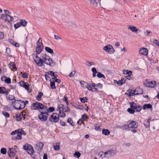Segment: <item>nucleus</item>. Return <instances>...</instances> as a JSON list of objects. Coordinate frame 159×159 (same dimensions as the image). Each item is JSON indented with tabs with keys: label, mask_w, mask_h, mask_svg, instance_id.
<instances>
[{
	"label": "nucleus",
	"mask_w": 159,
	"mask_h": 159,
	"mask_svg": "<svg viewBox=\"0 0 159 159\" xmlns=\"http://www.w3.org/2000/svg\"><path fill=\"white\" fill-rule=\"evenodd\" d=\"M33 59L38 66H42L44 63L50 66H53L54 65L52 59L46 53H42L39 57L36 54L33 55Z\"/></svg>",
	"instance_id": "1"
},
{
	"label": "nucleus",
	"mask_w": 159,
	"mask_h": 159,
	"mask_svg": "<svg viewBox=\"0 0 159 159\" xmlns=\"http://www.w3.org/2000/svg\"><path fill=\"white\" fill-rule=\"evenodd\" d=\"M31 108L33 110H38L39 111L42 109L43 110H47L46 106H44L42 104L37 102L32 104Z\"/></svg>",
	"instance_id": "2"
},
{
	"label": "nucleus",
	"mask_w": 159,
	"mask_h": 159,
	"mask_svg": "<svg viewBox=\"0 0 159 159\" xmlns=\"http://www.w3.org/2000/svg\"><path fill=\"white\" fill-rule=\"evenodd\" d=\"M36 54L37 55V54H39L41 52L43 48L41 38H39V39L36 43Z\"/></svg>",
	"instance_id": "3"
},
{
	"label": "nucleus",
	"mask_w": 159,
	"mask_h": 159,
	"mask_svg": "<svg viewBox=\"0 0 159 159\" xmlns=\"http://www.w3.org/2000/svg\"><path fill=\"white\" fill-rule=\"evenodd\" d=\"M14 101V102L15 103V107L16 109L17 110H20L25 107V103H24V101L21 100H17V102H16V100H15Z\"/></svg>",
	"instance_id": "4"
},
{
	"label": "nucleus",
	"mask_w": 159,
	"mask_h": 159,
	"mask_svg": "<svg viewBox=\"0 0 159 159\" xmlns=\"http://www.w3.org/2000/svg\"><path fill=\"white\" fill-rule=\"evenodd\" d=\"M41 111L40 114L39 115L38 117L40 120L42 121H45L47 119L48 117V114L47 111Z\"/></svg>",
	"instance_id": "5"
},
{
	"label": "nucleus",
	"mask_w": 159,
	"mask_h": 159,
	"mask_svg": "<svg viewBox=\"0 0 159 159\" xmlns=\"http://www.w3.org/2000/svg\"><path fill=\"white\" fill-rule=\"evenodd\" d=\"M59 120V115L56 113H53L49 118V120L51 122H58Z\"/></svg>",
	"instance_id": "6"
},
{
	"label": "nucleus",
	"mask_w": 159,
	"mask_h": 159,
	"mask_svg": "<svg viewBox=\"0 0 159 159\" xmlns=\"http://www.w3.org/2000/svg\"><path fill=\"white\" fill-rule=\"evenodd\" d=\"M103 50L109 54H113L115 50L113 47L110 45H107L103 48Z\"/></svg>",
	"instance_id": "7"
},
{
	"label": "nucleus",
	"mask_w": 159,
	"mask_h": 159,
	"mask_svg": "<svg viewBox=\"0 0 159 159\" xmlns=\"http://www.w3.org/2000/svg\"><path fill=\"white\" fill-rule=\"evenodd\" d=\"M143 93V90L140 88L133 90V93L132 92H128L127 93V95L129 96H133L134 95L141 94Z\"/></svg>",
	"instance_id": "8"
},
{
	"label": "nucleus",
	"mask_w": 159,
	"mask_h": 159,
	"mask_svg": "<svg viewBox=\"0 0 159 159\" xmlns=\"http://www.w3.org/2000/svg\"><path fill=\"white\" fill-rule=\"evenodd\" d=\"M23 149L30 155H32L33 153L34 150L32 147L28 144H26L24 146Z\"/></svg>",
	"instance_id": "9"
},
{
	"label": "nucleus",
	"mask_w": 159,
	"mask_h": 159,
	"mask_svg": "<svg viewBox=\"0 0 159 159\" xmlns=\"http://www.w3.org/2000/svg\"><path fill=\"white\" fill-rule=\"evenodd\" d=\"M128 128L136 129L138 126V123L135 121L129 120L128 121Z\"/></svg>",
	"instance_id": "10"
},
{
	"label": "nucleus",
	"mask_w": 159,
	"mask_h": 159,
	"mask_svg": "<svg viewBox=\"0 0 159 159\" xmlns=\"http://www.w3.org/2000/svg\"><path fill=\"white\" fill-rule=\"evenodd\" d=\"M18 135H17L16 136H13L12 138V139L13 140L15 139L20 140L22 139L21 135H25L26 134L25 131L21 129H18Z\"/></svg>",
	"instance_id": "11"
},
{
	"label": "nucleus",
	"mask_w": 159,
	"mask_h": 159,
	"mask_svg": "<svg viewBox=\"0 0 159 159\" xmlns=\"http://www.w3.org/2000/svg\"><path fill=\"white\" fill-rule=\"evenodd\" d=\"M130 107L133 109H135L136 111L139 112L142 109L141 107L137 105V104L134 102H130Z\"/></svg>",
	"instance_id": "12"
},
{
	"label": "nucleus",
	"mask_w": 159,
	"mask_h": 159,
	"mask_svg": "<svg viewBox=\"0 0 159 159\" xmlns=\"http://www.w3.org/2000/svg\"><path fill=\"white\" fill-rule=\"evenodd\" d=\"M2 17L3 18V20L7 21L8 22L11 21L13 20V17L11 16L10 15H2Z\"/></svg>",
	"instance_id": "13"
},
{
	"label": "nucleus",
	"mask_w": 159,
	"mask_h": 159,
	"mask_svg": "<svg viewBox=\"0 0 159 159\" xmlns=\"http://www.w3.org/2000/svg\"><path fill=\"white\" fill-rule=\"evenodd\" d=\"M146 86L148 87L153 88L157 85V82L155 81H152L147 82L145 84Z\"/></svg>",
	"instance_id": "14"
},
{
	"label": "nucleus",
	"mask_w": 159,
	"mask_h": 159,
	"mask_svg": "<svg viewBox=\"0 0 159 159\" xmlns=\"http://www.w3.org/2000/svg\"><path fill=\"white\" fill-rule=\"evenodd\" d=\"M139 52L141 55L146 56L148 53V50L147 48H142L139 50Z\"/></svg>",
	"instance_id": "15"
},
{
	"label": "nucleus",
	"mask_w": 159,
	"mask_h": 159,
	"mask_svg": "<svg viewBox=\"0 0 159 159\" xmlns=\"http://www.w3.org/2000/svg\"><path fill=\"white\" fill-rule=\"evenodd\" d=\"M9 93V90L8 89H5V87H0V93L4 94L7 95Z\"/></svg>",
	"instance_id": "16"
},
{
	"label": "nucleus",
	"mask_w": 159,
	"mask_h": 159,
	"mask_svg": "<svg viewBox=\"0 0 159 159\" xmlns=\"http://www.w3.org/2000/svg\"><path fill=\"white\" fill-rule=\"evenodd\" d=\"M126 80L124 78H121L120 80L118 81L116 80H114V82L115 84H117L118 85L121 86L125 83Z\"/></svg>",
	"instance_id": "17"
},
{
	"label": "nucleus",
	"mask_w": 159,
	"mask_h": 159,
	"mask_svg": "<svg viewBox=\"0 0 159 159\" xmlns=\"http://www.w3.org/2000/svg\"><path fill=\"white\" fill-rule=\"evenodd\" d=\"M16 152L17 151L16 148H12L9 149L8 152V153L9 155L10 156L15 155Z\"/></svg>",
	"instance_id": "18"
},
{
	"label": "nucleus",
	"mask_w": 159,
	"mask_h": 159,
	"mask_svg": "<svg viewBox=\"0 0 159 159\" xmlns=\"http://www.w3.org/2000/svg\"><path fill=\"white\" fill-rule=\"evenodd\" d=\"M43 146V144L42 142H39L36 144L35 149L37 150H40L42 149Z\"/></svg>",
	"instance_id": "19"
},
{
	"label": "nucleus",
	"mask_w": 159,
	"mask_h": 159,
	"mask_svg": "<svg viewBox=\"0 0 159 159\" xmlns=\"http://www.w3.org/2000/svg\"><path fill=\"white\" fill-rule=\"evenodd\" d=\"M8 40L9 42L11 43L12 45L15 46L16 47H19V44L16 43L13 40L11 39H9Z\"/></svg>",
	"instance_id": "20"
},
{
	"label": "nucleus",
	"mask_w": 159,
	"mask_h": 159,
	"mask_svg": "<svg viewBox=\"0 0 159 159\" xmlns=\"http://www.w3.org/2000/svg\"><path fill=\"white\" fill-rule=\"evenodd\" d=\"M59 105H61L62 106L61 108V111L62 112H68L70 110L68 107H67L66 108L62 104H60Z\"/></svg>",
	"instance_id": "21"
},
{
	"label": "nucleus",
	"mask_w": 159,
	"mask_h": 159,
	"mask_svg": "<svg viewBox=\"0 0 159 159\" xmlns=\"http://www.w3.org/2000/svg\"><path fill=\"white\" fill-rule=\"evenodd\" d=\"M128 29L131 31L134 32H137L138 30V29L136 27L133 26H129L128 27Z\"/></svg>",
	"instance_id": "22"
},
{
	"label": "nucleus",
	"mask_w": 159,
	"mask_h": 159,
	"mask_svg": "<svg viewBox=\"0 0 159 159\" xmlns=\"http://www.w3.org/2000/svg\"><path fill=\"white\" fill-rule=\"evenodd\" d=\"M151 117H149L148 120H145L144 121V124L146 128L148 127L150 125L149 120H151Z\"/></svg>",
	"instance_id": "23"
},
{
	"label": "nucleus",
	"mask_w": 159,
	"mask_h": 159,
	"mask_svg": "<svg viewBox=\"0 0 159 159\" xmlns=\"http://www.w3.org/2000/svg\"><path fill=\"white\" fill-rule=\"evenodd\" d=\"M105 158H109L111 156V152L110 150L105 152Z\"/></svg>",
	"instance_id": "24"
},
{
	"label": "nucleus",
	"mask_w": 159,
	"mask_h": 159,
	"mask_svg": "<svg viewBox=\"0 0 159 159\" xmlns=\"http://www.w3.org/2000/svg\"><path fill=\"white\" fill-rule=\"evenodd\" d=\"M81 85L84 88L86 89L88 85V83L84 81H80Z\"/></svg>",
	"instance_id": "25"
},
{
	"label": "nucleus",
	"mask_w": 159,
	"mask_h": 159,
	"mask_svg": "<svg viewBox=\"0 0 159 159\" xmlns=\"http://www.w3.org/2000/svg\"><path fill=\"white\" fill-rule=\"evenodd\" d=\"M143 110H145L147 108H151L152 109V107L151 105L150 104H145L143 105Z\"/></svg>",
	"instance_id": "26"
},
{
	"label": "nucleus",
	"mask_w": 159,
	"mask_h": 159,
	"mask_svg": "<svg viewBox=\"0 0 159 159\" xmlns=\"http://www.w3.org/2000/svg\"><path fill=\"white\" fill-rule=\"evenodd\" d=\"M110 132L109 130L107 129H103L102 130V134L105 135H109Z\"/></svg>",
	"instance_id": "27"
},
{
	"label": "nucleus",
	"mask_w": 159,
	"mask_h": 159,
	"mask_svg": "<svg viewBox=\"0 0 159 159\" xmlns=\"http://www.w3.org/2000/svg\"><path fill=\"white\" fill-rule=\"evenodd\" d=\"M43 95V93L42 92H39L38 93V96L36 97V99L39 101L41 100V98Z\"/></svg>",
	"instance_id": "28"
},
{
	"label": "nucleus",
	"mask_w": 159,
	"mask_h": 159,
	"mask_svg": "<svg viewBox=\"0 0 159 159\" xmlns=\"http://www.w3.org/2000/svg\"><path fill=\"white\" fill-rule=\"evenodd\" d=\"M45 50L48 53L50 54H53V51L52 49L48 47H45Z\"/></svg>",
	"instance_id": "29"
},
{
	"label": "nucleus",
	"mask_w": 159,
	"mask_h": 159,
	"mask_svg": "<svg viewBox=\"0 0 159 159\" xmlns=\"http://www.w3.org/2000/svg\"><path fill=\"white\" fill-rule=\"evenodd\" d=\"M98 155L100 157H101L102 158H105V152H100L99 153Z\"/></svg>",
	"instance_id": "30"
},
{
	"label": "nucleus",
	"mask_w": 159,
	"mask_h": 159,
	"mask_svg": "<svg viewBox=\"0 0 159 159\" xmlns=\"http://www.w3.org/2000/svg\"><path fill=\"white\" fill-rule=\"evenodd\" d=\"M91 70L93 72V76L94 77L96 76V75L97 73V71L95 67L92 68Z\"/></svg>",
	"instance_id": "31"
},
{
	"label": "nucleus",
	"mask_w": 159,
	"mask_h": 159,
	"mask_svg": "<svg viewBox=\"0 0 159 159\" xmlns=\"http://www.w3.org/2000/svg\"><path fill=\"white\" fill-rule=\"evenodd\" d=\"M47 110H44V111H47V113L48 112H52L54 111L55 108L54 107H50L48 109L47 108Z\"/></svg>",
	"instance_id": "32"
},
{
	"label": "nucleus",
	"mask_w": 159,
	"mask_h": 159,
	"mask_svg": "<svg viewBox=\"0 0 159 159\" xmlns=\"http://www.w3.org/2000/svg\"><path fill=\"white\" fill-rule=\"evenodd\" d=\"M65 112H62L61 111H60V112H59V117H60L62 118H64L66 116V114L64 113Z\"/></svg>",
	"instance_id": "33"
},
{
	"label": "nucleus",
	"mask_w": 159,
	"mask_h": 159,
	"mask_svg": "<svg viewBox=\"0 0 159 159\" xmlns=\"http://www.w3.org/2000/svg\"><path fill=\"white\" fill-rule=\"evenodd\" d=\"M81 155L80 153L78 151H76L74 154V157L77 158H79Z\"/></svg>",
	"instance_id": "34"
},
{
	"label": "nucleus",
	"mask_w": 159,
	"mask_h": 159,
	"mask_svg": "<svg viewBox=\"0 0 159 159\" xmlns=\"http://www.w3.org/2000/svg\"><path fill=\"white\" fill-rule=\"evenodd\" d=\"M20 22L21 24V25L23 26H25L27 24V22L24 19H22L20 20Z\"/></svg>",
	"instance_id": "35"
},
{
	"label": "nucleus",
	"mask_w": 159,
	"mask_h": 159,
	"mask_svg": "<svg viewBox=\"0 0 159 159\" xmlns=\"http://www.w3.org/2000/svg\"><path fill=\"white\" fill-rule=\"evenodd\" d=\"M93 88L91 83L88 84L87 88H86V89H87L89 91H91L92 90Z\"/></svg>",
	"instance_id": "36"
},
{
	"label": "nucleus",
	"mask_w": 159,
	"mask_h": 159,
	"mask_svg": "<svg viewBox=\"0 0 159 159\" xmlns=\"http://www.w3.org/2000/svg\"><path fill=\"white\" fill-rule=\"evenodd\" d=\"M53 147L54 149L56 150V151H58L60 149V145H59V143H57L56 145H53Z\"/></svg>",
	"instance_id": "37"
},
{
	"label": "nucleus",
	"mask_w": 159,
	"mask_h": 159,
	"mask_svg": "<svg viewBox=\"0 0 159 159\" xmlns=\"http://www.w3.org/2000/svg\"><path fill=\"white\" fill-rule=\"evenodd\" d=\"M97 76L98 78H101L102 77L104 79L105 78V76L103 74H101L100 72H98Z\"/></svg>",
	"instance_id": "38"
},
{
	"label": "nucleus",
	"mask_w": 159,
	"mask_h": 159,
	"mask_svg": "<svg viewBox=\"0 0 159 159\" xmlns=\"http://www.w3.org/2000/svg\"><path fill=\"white\" fill-rule=\"evenodd\" d=\"M9 66L10 67H12V68L14 69H16V67L15 64L13 62H11L9 64Z\"/></svg>",
	"instance_id": "39"
},
{
	"label": "nucleus",
	"mask_w": 159,
	"mask_h": 159,
	"mask_svg": "<svg viewBox=\"0 0 159 159\" xmlns=\"http://www.w3.org/2000/svg\"><path fill=\"white\" fill-rule=\"evenodd\" d=\"M20 115L19 114L16 115V120L17 121H19L21 120V119H22V117H21Z\"/></svg>",
	"instance_id": "40"
},
{
	"label": "nucleus",
	"mask_w": 159,
	"mask_h": 159,
	"mask_svg": "<svg viewBox=\"0 0 159 159\" xmlns=\"http://www.w3.org/2000/svg\"><path fill=\"white\" fill-rule=\"evenodd\" d=\"M80 99L81 102L84 103L87 102V98L86 97H84L83 98H80Z\"/></svg>",
	"instance_id": "41"
},
{
	"label": "nucleus",
	"mask_w": 159,
	"mask_h": 159,
	"mask_svg": "<svg viewBox=\"0 0 159 159\" xmlns=\"http://www.w3.org/2000/svg\"><path fill=\"white\" fill-rule=\"evenodd\" d=\"M82 118L84 120L86 121L88 119L89 117L87 116L86 114H84L82 116Z\"/></svg>",
	"instance_id": "42"
},
{
	"label": "nucleus",
	"mask_w": 159,
	"mask_h": 159,
	"mask_svg": "<svg viewBox=\"0 0 159 159\" xmlns=\"http://www.w3.org/2000/svg\"><path fill=\"white\" fill-rule=\"evenodd\" d=\"M127 111H128L130 114H134L135 112V111L131 108H128L127 109Z\"/></svg>",
	"instance_id": "43"
},
{
	"label": "nucleus",
	"mask_w": 159,
	"mask_h": 159,
	"mask_svg": "<svg viewBox=\"0 0 159 159\" xmlns=\"http://www.w3.org/2000/svg\"><path fill=\"white\" fill-rule=\"evenodd\" d=\"M1 152L2 154H6L7 152L6 149L5 148H2L1 149Z\"/></svg>",
	"instance_id": "44"
},
{
	"label": "nucleus",
	"mask_w": 159,
	"mask_h": 159,
	"mask_svg": "<svg viewBox=\"0 0 159 159\" xmlns=\"http://www.w3.org/2000/svg\"><path fill=\"white\" fill-rule=\"evenodd\" d=\"M2 114L7 118L9 117L10 116L9 113L5 111H3L2 112Z\"/></svg>",
	"instance_id": "45"
},
{
	"label": "nucleus",
	"mask_w": 159,
	"mask_h": 159,
	"mask_svg": "<svg viewBox=\"0 0 159 159\" xmlns=\"http://www.w3.org/2000/svg\"><path fill=\"white\" fill-rule=\"evenodd\" d=\"M125 72H126V74L127 75H132V72L131 71H129L128 70H124L123 71V73L124 74H125Z\"/></svg>",
	"instance_id": "46"
},
{
	"label": "nucleus",
	"mask_w": 159,
	"mask_h": 159,
	"mask_svg": "<svg viewBox=\"0 0 159 159\" xmlns=\"http://www.w3.org/2000/svg\"><path fill=\"white\" fill-rule=\"evenodd\" d=\"M23 87L27 91H29V84L28 83L26 84L25 83Z\"/></svg>",
	"instance_id": "47"
},
{
	"label": "nucleus",
	"mask_w": 159,
	"mask_h": 159,
	"mask_svg": "<svg viewBox=\"0 0 159 159\" xmlns=\"http://www.w3.org/2000/svg\"><path fill=\"white\" fill-rule=\"evenodd\" d=\"M21 25V24L20 22H18L14 25V27L16 29L20 27Z\"/></svg>",
	"instance_id": "48"
},
{
	"label": "nucleus",
	"mask_w": 159,
	"mask_h": 159,
	"mask_svg": "<svg viewBox=\"0 0 159 159\" xmlns=\"http://www.w3.org/2000/svg\"><path fill=\"white\" fill-rule=\"evenodd\" d=\"M50 86L53 89H55L56 88L55 84L54 82H52L51 81H50Z\"/></svg>",
	"instance_id": "49"
},
{
	"label": "nucleus",
	"mask_w": 159,
	"mask_h": 159,
	"mask_svg": "<svg viewBox=\"0 0 159 159\" xmlns=\"http://www.w3.org/2000/svg\"><path fill=\"white\" fill-rule=\"evenodd\" d=\"M5 83L9 84L11 82V79L10 78L7 77L6 80H5Z\"/></svg>",
	"instance_id": "50"
},
{
	"label": "nucleus",
	"mask_w": 159,
	"mask_h": 159,
	"mask_svg": "<svg viewBox=\"0 0 159 159\" xmlns=\"http://www.w3.org/2000/svg\"><path fill=\"white\" fill-rule=\"evenodd\" d=\"M15 97L13 95H9L8 97V99L12 101L15 99Z\"/></svg>",
	"instance_id": "51"
},
{
	"label": "nucleus",
	"mask_w": 159,
	"mask_h": 159,
	"mask_svg": "<svg viewBox=\"0 0 159 159\" xmlns=\"http://www.w3.org/2000/svg\"><path fill=\"white\" fill-rule=\"evenodd\" d=\"M47 73L48 75H51L52 77H53V76H54V75H55L54 73L52 71H49L47 72Z\"/></svg>",
	"instance_id": "52"
},
{
	"label": "nucleus",
	"mask_w": 159,
	"mask_h": 159,
	"mask_svg": "<svg viewBox=\"0 0 159 159\" xmlns=\"http://www.w3.org/2000/svg\"><path fill=\"white\" fill-rule=\"evenodd\" d=\"M75 73V70L71 71L69 75V76L70 77H73Z\"/></svg>",
	"instance_id": "53"
},
{
	"label": "nucleus",
	"mask_w": 159,
	"mask_h": 159,
	"mask_svg": "<svg viewBox=\"0 0 159 159\" xmlns=\"http://www.w3.org/2000/svg\"><path fill=\"white\" fill-rule=\"evenodd\" d=\"M152 32L151 31H149L148 30H147L146 31L144 32V34L146 36H148V34L150 33H151Z\"/></svg>",
	"instance_id": "54"
},
{
	"label": "nucleus",
	"mask_w": 159,
	"mask_h": 159,
	"mask_svg": "<svg viewBox=\"0 0 159 159\" xmlns=\"http://www.w3.org/2000/svg\"><path fill=\"white\" fill-rule=\"evenodd\" d=\"M91 91H92V92H95L96 93H98L99 92V90L98 89L96 88H93L92 89V90Z\"/></svg>",
	"instance_id": "55"
},
{
	"label": "nucleus",
	"mask_w": 159,
	"mask_h": 159,
	"mask_svg": "<svg viewBox=\"0 0 159 159\" xmlns=\"http://www.w3.org/2000/svg\"><path fill=\"white\" fill-rule=\"evenodd\" d=\"M67 122L69 123L71 125H73L72 124L73 123V121L70 118H69L67 120Z\"/></svg>",
	"instance_id": "56"
},
{
	"label": "nucleus",
	"mask_w": 159,
	"mask_h": 159,
	"mask_svg": "<svg viewBox=\"0 0 159 159\" xmlns=\"http://www.w3.org/2000/svg\"><path fill=\"white\" fill-rule=\"evenodd\" d=\"M21 73L22 74V77L23 78H26L28 77V75L27 74L24 72L23 73H22V72H21Z\"/></svg>",
	"instance_id": "57"
},
{
	"label": "nucleus",
	"mask_w": 159,
	"mask_h": 159,
	"mask_svg": "<svg viewBox=\"0 0 159 159\" xmlns=\"http://www.w3.org/2000/svg\"><path fill=\"white\" fill-rule=\"evenodd\" d=\"M25 83L24 81H20L19 83L20 86L22 87H23V86L24 85Z\"/></svg>",
	"instance_id": "58"
},
{
	"label": "nucleus",
	"mask_w": 159,
	"mask_h": 159,
	"mask_svg": "<svg viewBox=\"0 0 159 159\" xmlns=\"http://www.w3.org/2000/svg\"><path fill=\"white\" fill-rule=\"evenodd\" d=\"M18 132V129L16 130L15 131L11 132V135H14L17 134V135Z\"/></svg>",
	"instance_id": "59"
},
{
	"label": "nucleus",
	"mask_w": 159,
	"mask_h": 159,
	"mask_svg": "<svg viewBox=\"0 0 159 159\" xmlns=\"http://www.w3.org/2000/svg\"><path fill=\"white\" fill-rule=\"evenodd\" d=\"M25 113L24 112H20L19 114L20 115V116H21V117H22V119L23 118V120H24L25 118V117L24 116L25 115Z\"/></svg>",
	"instance_id": "60"
},
{
	"label": "nucleus",
	"mask_w": 159,
	"mask_h": 159,
	"mask_svg": "<svg viewBox=\"0 0 159 159\" xmlns=\"http://www.w3.org/2000/svg\"><path fill=\"white\" fill-rule=\"evenodd\" d=\"M4 12L5 13V15H10L11 14V12L7 10H4Z\"/></svg>",
	"instance_id": "61"
},
{
	"label": "nucleus",
	"mask_w": 159,
	"mask_h": 159,
	"mask_svg": "<svg viewBox=\"0 0 159 159\" xmlns=\"http://www.w3.org/2000/svg\"><path fill=\"white\" fill-rule=\"evenodd\" d=\"M6 53L9 55L10 54V49L9 48H7L6 49Z\"/></svg>",
	"instance_id": "62"
},
{
	"label": "nucleus",
	"mask_w": 159,
	"mask_h": 159,
	"mask_svg": "<svg viewBox=\"0 0 159 159\" xmlns=\"http://www.w3.org/2000/svg\"><path fill=\"white\" fill-rule=\"evenodd\" d=\"M4 37V34L3 33L1 32H0V39H2Z\"/></svg>",
	"instance_id": "63"
},
{
	"label": "nucleus",
	"mask_w": 159,
	"mask_h": 159,
	"mask_svg": "<svg viewBox=\"0 0 159 159\" xmlns=\"http://www.w3.org/2000/svg\"><path fill=\"white\" fill-rule=\"evenodd\" d=\"M54 38L57 40H61V38L59 36L57 35H54Z\"/></svg>",
	"instance_id": "64"
}]
</instances>
